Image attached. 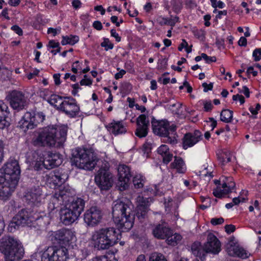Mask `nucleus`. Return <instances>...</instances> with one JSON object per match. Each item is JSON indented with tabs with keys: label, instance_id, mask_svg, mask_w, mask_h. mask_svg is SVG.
Wrapping results in <instances>:
<instances>
[{
	"label": "nucleus",
	"instance_id": "f257e3e1",
	"mask_svg": "<svg viewBox=\"0 0 261 261\" xmlns=\"http://www.w3.org/2000/svg\"><path fill=\"white\" fill-rule=\"evenodd\" d=\"M67 127L48 126L43 128L33 139V144L35 146L62 147L66 140Z\"/></svg>",
	"mask_w": 261,
	"mask_h": 261
},
{
	"label": "nucleus",
	"instance_id": "f03ea898",
	"mask_svg": "<svg viewBox=\"0 0 261 261\" xmlns=\"http://www.w3.org/2000/svg\"><path fill=\"white\" fill-rule=\"evenodd\" d=\"M121 239L119 231L113 227H105L95 230L91 236V241L95 248L106 250L117 243Z\"/></svg>",
	"mask_w": 261,
	"mask_h": 261
},
{
	"label": "nucleus",
	"instance_id": "7ed1b4c3",
	"mask_svg": "<svg viewBox=\"0 0 261 261\" xmlns=\"http://www.w3.org/2000/svg\"><path fill=\"white\" fill-rule=\"evenodd\" d=\"M0 252L4 254L5 261H18L24 255V249L21 242L9 236L0 239Z\"/></svg>",
	"mask_w": 261,
	"mask_h": 261
},
{
	"label": "nucleus",
	"instance_id": "20e7f679",
	"mask_svg": "<svg viewBox=\"0 0 261 261\" xmlns=\"http://www.w3.org/2000/svg\"><path fill=\"white\" fill-rule=\"evenodd\" d=\"M153 133L159 137L163 138L165 143L175 145L177 143L176 125L166 120H157L154 118L151 120Z\"/></svg>",
	"mask_w": 261,
	"mask_h": 261
},
{
	"label": "nucleus",
	"instance_id": "39448f33",
	"mask_svg": "<svg viewBox=\"0 0 261 261\" xmlns=\"http://www.w3.org/2000/svg\"><path fill=\"white\" fill-rule=\"evenodd\" d=\"M71 161L72 165L79 168L91 170L96 165L98 159L92 150L77 147L72 150Z\"/></svg>",
	"mask_w": 261,
	"mask_h": 261
},
{
	"label": "nucleus",
	"instance_id": "423d86ee",
	"mask_svg": "<svg viewBox=\"0 0 261 261\" xmlns=\"http://www.w3.org/2000/svg\"><path fill=\"white\" fill-rule=\"evenodd\" d=\"M85 201L81 198L76 197L65 204V208L60 211V220L66 225L75 221L84 211Z\"/></svg>",
	"mask_w": 261,
	"mask_h": 261
},
{
	"label": "nucleus",
	"instance_id": "0eeeda50",
	"mask_svg": "<svg viewBox=\"0 0 261 261\" xmlns=\"http://www.w3.org/2000/svg\"><path fill=\"white\" fill-rule=\"evenodd\" d=\"M3 169L4 172L0 174V182L6 180L18 184L21 171L18 162L15 160L9 161Z\"/></svg>",
	"mask_w": 261,
	"mask_h": 261
},
{
	"label": "nucleus",
	"instance_id": "6e6552de",
	"mask_svg": "<svg viewBox=\"0 0 261 261\" xmlns=\"http://www.w3.org/2000/svg\"><path fill=\"white\" fill-rule=\"evenodd\" d=\"M40 218L39 214L34 212V211H30L28 209H22L13 218L10 226L11 228L16 229L19 226L29 225L31 223L38 220Z\"/></svg>",
	"mask_w": 261,
	"mask_h": 261
},
{
	"label": "nucleus",
	"instance_id": "1a4fd4ad",
	"mask_svg": "<svg viewBox=\"0 0 261 261\" xmlns=\"http://www.w3.org/2000/svg\"><path fill=\"white\" fill-rule=\"evenodd\" d=\"M68 258V251L66 247L53 246L44 252L42 261H66Z\"/></svg>",
	"mask_w": 261,
	"mask_h": 261
},
{
	"label": "nucleus",
	"instance_id": "9d476101",
	"mask_svg": "<svg viewBox=\"0 0 261 261\" xmlns=\"http://www.w3.org/2000/svg\"><path fill=\"white\" fill-rule=\"evenodd\" d=\"M102 217L103 213L101 208L94 205L86 211L84 215V220L88 226L93 227L101 222Z\"/></svg>",
	"mask_w": 261,
	"mask_h": 261
},
{
	"label": "nucleus",
	"instance_id": "9b49d317",
	"mask_svg": "<svg viewBox=\"0 0 261 261\" xmlns=\"http://www.w3.org/2000/svg\"><path fill=\"white\" fill-rule=\"evenodd\" d=\"M132 209L133 205L128 200L115 201L112 208L113 221H116L118 223L120 221L119 217H123L124 215L129 216L130 214L134 213Z\"/></svg>",
	"mask_w": 261,
	"mask_h": 261
},
{
	"label": "nucleus",
	"instance_id": "f8f14e48",
	"mask_svg": "<svg viewBox=\"0 0 261 261\" xmlns=\"http://www.w3.org/2000/svg\"><path fill=\"white\" fill-rule=\"evenodd\" d=\"M50 237L51 240L54 243L62 245L72 243L76 238L71 230L65 228L52 232Z\"/></svg>",
	"mask_w": 261,
	"mask_h": 261
},
{
	"label": "nucleus",
	"instance_id": "ddd939ff",
	"mask_svg": "<svg viewBox=\"0 0 261 261\" xmlns=\"http://www.w3.org/2000/svg\"><path fill=\"white\" fill-rule=\"evenodd\" d=\"M11 107L14 109L20 111L27 105V99L22 92L16 90L11 91L7 96Z\"/></svg>",
	"mask_w": 261,
	"mask_h": 261
},
{
	"label": "nucleus",
	"instance_id": "4468645a",
	"mask_svg": "<svg viewBox=\"0 0 261 261\" xmlns=\"http://www.w3.org/2000/svg\"><path fill=\"white\" fill-rule=\"evenodd\" d=\"M61 111L70 118H74L79 115L80 108L76 100L71 97H65Z\"/></svg>",
	"mask_w": 261,
	"mask_h": 261
},
{
	"label": "nucleus",
	"instance_id": "2eb2a0df",
	"mask_svg": "<svg viewBox=\"0 0 261 261\" xmlns=\"http://www.w3.org/2000/svg\"><path fill=\"white\" fill-rule=\"evenodd\" d=\"M95 181L98 187L102 190L109 189L113 184L112 175L103 169H100L95 177Z\"/></svg>",
	"mask_w": 261,
	"mask_h": 261
},
{
	"label": "nucleus",
	"instance_id": "dca6fc26",
	"mask_svg": "<svg viewBox=\"0 0 261 261\" xmlns=\"http://www.w3.org/2000/svg\"><path fill=\"white\" fill-rule=\"evenodd\" d=\"M118 176L117 186L120 191H124L128 187L132 177L130 168L125 165H120L118 168Z\"/></svg>",
	"mask_w": 261,
	"mask_h": 261
},
{
	"label": "nucleus",
	"instance_id": "f3484780",
	"mask_svg": "<svg viewBox=\"0 0 261 261\" xmlns=\"http://www.w3.org/2000/svg\"><path fill=\"white\" fill-rule=\"evenodd\" d=\"M68 174L63 170H56L46 175V180L50 185L53 184L54 188L61 186L68 179Z\"/></svg>",
	"mask_w": 261,
	"mask_h": 261
},
{
	"label": "nucleus",
	"instance_id": "a211bd4d",
	"mask_svg": "<svg viewBox=\"0 0 261 261\" xmlns=\"http://www.w3.org/2000/svg\"><path fill=\"white\" fill-rule=\"evenodd\" d=\"M73 192L69 187H63L51 197V201L53 204L58 202L59 204H65L74 199L72 197Z\"/></svg>",
	"mask_w": 261,
	"mask_h": 261
},
{
	"label": "nucleus",
	"instance_id": "6ab92c4d",
	"mask_svg": "<svg viewBox=\"0 0 261 261\" xmlns=\"http://www.w3.org/2000/svg\"><path fill=\"white\" fill-rule=\"evenodd\" d=\"M26 201L32 206H39L42 201V190L39 186L28 190L25 195Z\"/></svg>",
	"mask_w": 261,
	"mask_h": 261
},
{
	"label": "nucleus",
	"instance_id": "aec40b11",
	"mask_svg": "<svg viewBox=\"0 0 261 261\" xmlns=\"http://www.w3.org/2000/svg\"><path fill=\"white\" fill-rule=\"evenodd\" d=\"M221 243L218 239L212 233H208L206 242L204 244V250L205 254L211 253L214 254H218L221 250Z\"/></svg>",
	"mask_w": 261,
	"mask_h": 261
},
{
	"label": "nucleus",
	"instance_id": "412c9836",
	"mask_svg": "<svg viewBox=\"0 0 261 261\" xmlns=\"http://www.w3.org/2000/svg\"><path fill=\"white\" fill-rule=\"evenodd\" d=\"M137 128L135 135L139 138H144L148 133L149 120L144 114L140 115L136 119Z\"/></svg>",
	"mask_w": 261,
	"mask_h": 261
},
{
	"label": "nucleus",
	"instance_id": "4be33fe9",
	"mask_svg": "<svg viewBox=\"0 0 261 261\" xmlns=\"http://www.w3.org/2000/svg\"><path fill=\"white\" fill-rule=\"evenodd\" d=\"M202 139V134L199 130L185 134L182 139V147L187 149L193 147Z\"/></svg>",
	"mask_w": 261,
	"mask_h": 261
},
{
	"label": "nucleus",
	"instance_id": "5701e85b",
	"mask_svg": "<svg viewBox=\"0 0 261 261\" xmlns=\"http://www.w3.org/2000/svg\"><path fill=\"white\" fill-rule=\"evenodd\" d=\"M151 200V199L150 198H145L140 195L137 197V202L138 205L136 210V216L139 220H142L144 219L147 214Z\"/></svg>",
	"mask_w": 261,
	"mask_h": 261
},
{
	"label": "nucleus",
	"instance_id": "b1692460",
	"mask_svg": "<svg viewBox=\"0 0 261 261\" xmlns=\"http://www.w3.org/2000/svg\"><path fill=\"white\" fill-rule=\"evenodd\" d=\"M17 184L7 181L0 182V199L5 201L10 199Z\"/></svg>",
	"mask_w": 261,
	"mask_h": 261
},
{
	"label": "nucleus",
	"instance_id": "393cba45",
	"mask_svg": "<svg viewBox=\"0 0 261 261\" xmlns=\"http://www.w3.org/2000/svg\"><path fill=\"white\" fill-rule=\"evenodd\" d=\"M152 233L156 239L165 240L171 234V229L166 223L158 224L152 227Z\"/></svg>",
	"mask_w": 261,
	"mask_h": 261
},
{
	"label": "nucleus",
	"instance_id": "a878e982",
	"mask_svg": "<svg viewBox=\"0 0 261 261\" xmlns=\"http://www.w3.org/2000/svg\"><path fill=\"white\" fill-rule=\"evenodd\" d=\"M62 163V155L58 153L48 152L44 159V167L50 169L60 165Z\"/></svg>",
	"mask_w": 261,
	"mask_h": 261
},
{
	"label": "nucleus",
	"instance_id": "bb28decb",
	"mask_svg": "<svg viewBox=\"0 0 261 261\" xmlns=\"http://www.w3.org/2000/svg\"><path fill=\"white\" fill-rule=\"evenodd\" d=\"M120 222L117 223L116 221H114L115 224L118 227L119 232L121 231H127L129 230L133 226L134 220H135V213H131L128 216H124L122 217H119Z\"/></svg>",
	"mask_w": 261,
	"mask_h": 261
},
{
	"label": "nucleus",
	"instance_id": "cd10ccee",
	"mask_svg": "<svg viewBox=\"0 0 261 261\" xmlns=\"http://www.w3.org/2000/svg\"><path fill=\"white\" fill-rule=\"evenodd\" d=\"M235 186V182L232 180V179L227 178L226 181L222 184V189L220 188H217L213 191V194L216 197L221 198L223 195L231 192Z\"/></svg>",
	"mask_w": 261,
	"mask_h": 261
},
{
	"label": "nucleus",
	"instance_id": "c85d7f7f",
	"mask_svg": "<svg viewBox=\"0 0 261 261\" xmlns=\"http://www.w3.org/2000/svg\"><path fill=\"white\" fill-rule=\"evenodd\" d=\"M9 114L7 105L0 100V129H4L10 125V122L8 120Z\"/></svg>",
	"mask_w": 261,
	"mask_h": 261
},
{
	"label": "nucleus",
	"instance_id": "c756f323",
	"mask_svg": "<svg viewBox=\"0 0 261 261\" xmlns=\"http://www.w3.org/2000/svg\"><path fill=\"white\" fill-rule=\"evenodd\" d=\"M106 127L108 131L115 136L125 134L127 132L126 126L122 121L113 120Z\"/></svg>",
	"mask_w": 261,
	"mask_h": 261
},
{
	"label": "nucleus",
	"instance_id": "7c9ffc66",
	"mask_svg": "<svg viewBox=\"0 0 261 261\" xmlns=\"http://www.w3.org/2000/svg\"><path fill=\"white\" fill-rule=\"evenodd\" d=\"M227 250L229 255L238 256L242 259L247 258L250 255V253L246 250L239 246L230 245V247H228Z\"/></svg>",
	"mask_w": 261,
	"mask_h": 261
},
{
	"label": "nucleus",
	"instance_id": "2f4dec72",
	"mask_svg": "<svg viewBox=\"0 0 261 261\" xmlns=\"http://www.w3.org/2000/svg\"><path fill=\"white\" fill-rule=\"evenodd\" d=\"M31 113L26 112L22 119L19 121L18 126L23 132H26L29 129H33L34 128L32 122H31Z\"/></svg>",
	"mask_w": 261,
	"mask_h": 261
},
{
	"label": "nucleus",
	"instance_id": "473e14b6",
	"mask_svg": "<svg viewBox=\"0 0 261 261\" xmlns=\"http://www.w3.org/2000/svg\"><path fill=\"white\" fill-rule=\"evenodd\" d=\"M158 153L163 158V162L168 164L173 158V154L169 151V148L166 145H162L158 148Z\"/></svg>",
	"mask_w": 261,
	"mask_h": 261
},
{
	"label": "nucleus",
	"instance_id": "72a5a7b5",
	"mask_svg": "<svg viewBox=\"0 0 261 261\" xmlns=\"http://www.w3.org/2000/svg\"><path fill=\"white\" fill-rule=\"evenodd\" d=\"M170 166L171 169H175L179 173H185L187 170L184 160L179 156H175L174 161Z\"/></svg>",
	"mask_w": 261,
	"mask_h": 261
},
{
	"label": "nucleus",
	"instance_id": "f704fd0d",
	"mask_svg": "<svg viewBox=\"0 0 261 261\" xmlns=\"http://www.w3.org/2000/svg\"><path fill=\"white\" fill-rule=\"evenodd\" d=\"M65 97H62L56 94H52L48 98L47 102L57 110L61 111V107H62Z\"/></svg>",
	"mask_w": 261,
	"mask_h": 261
},
{
	"label": "nucleus",
	"instance_id": "c9c22d12",
	"mask_svg": "<svg viewBox=\"0 0 261 261\" xmlns=\"http://www.w3.org/2000/svg\"><path fill=\"white\" fill-rule=\"evenodd\" d=\"M191 251L193 254L200 257L201 260L205 259V252L204 250V246L202 247L200 242L193 243L191 246Z\"/></svg>",
	"mask_w": 261,
	"mask_h": 261
},
{
	"label": "nucleus",
	"instance_id": "e433bc0d",
	"mask_svg": "<svg viewBox=\"0 0 261 261\" xmlns=\"http://www.w3.org/2000/svg\"><path fill=\"white\" fill-rule=\"evenodd\" d=\"M182 239L181 236L177 233L173 234L171 229V234L166 238V241L168 245L175 246Z\"/></svg>",
	"mask_w": 261,
	"mask_h": 261
},
{
	"label": "nucleus",
	"instance_id": "4c0bfd02",
	"mask_svg": "<svg viewBox=\"0 0 261 261\" xmlns=\"http://www.w3.org/2000/svg\"><path fill=\"white\" fill-rule=\"evenodd\" d=\"M45 115L42 112L31 113V122L34 127H35L38 124L43 122L45 119Z\"/></svg>",
	"mask_w": 261,
	"mask_h": 261
},
{
	"label": "nucleus",
	"instance_id": "58836bf2",
	"mask_svg": "<svg viewBox=\"0 0 261 261\" xmlns=\"http://www.w3.org/2000/svg\"><path fill=\"white\" fill-rule=\"evenodd\" d=\"M233 112L228 109L223 110L220 114V120L225 123L231 122Z\"/></svg>",
	"mask_w": 261,
	"mask_h": 261
},
{
	"label": "nucleus",
	"instance_id": "ea45409f",
	"mask_svg": "<svg viewBox=\"0 0 261 261\" xmlns=\"http://www.w3.org/2000/svg\"><path fill=\"white\" fill-rule=\"evenodd\" d=\"M145 181V177L141 174L136 175L133 180L134 186L136 189L142 188Z\"/></svg>",
	"mask_w": 261,
	"mask_h": 261
},
{
	"label": "nucleus",
	"instance_id": "a19ab883",
	"mask_svg": "<svg viewBox=\"0 0 261 261\" xmlns=\"http://www.w3.org/2000/svg\"><path fill=\"white\" fill-rule=\"evenodd\" d=\"M79 41V37L76 35H70L69 36H66L62 37L61 44L63 45L70 44L73 45Z\"/></svg>",
	"mask_w": 261,
	"mask_h": 261
},
{
	"label": "nucleus",
	"instance_id": "79ce46f5",
	"mask_svg": "<svg viewBox=\"0 0 261 261\" xmlns=\"http://www.w3.org/2000/svg\"><path fill=\"white\" fill-rule=\"evenodd\" d=\"M218 160L221 163L222 165L229 163L231 161L230 153L227 151H223L218 156Z\"/></svg>",
	"mask_w": 261,
	"mask_h": 261
},
{
	"label": "nucleus",
	"instance_id": "37998d69",
	"mask_svg": "<svg viewBox=\"0 0 261 261\" xmlns=\"http://www.w3.org/2000/svg\"><path fill=\"white\" fill-rule=\"evenodd\" d=\"M149 261H167L165 256L160 253L153 254L150 258Z\"/></svg>",
	"mask_w": 261,
	"mask_h": 261
},
{
	"label": "nucleus",
	"instance_id": "c03bdc74",
	"mask_svg": "<svg viewBox=\"0 0 261 261\" xmlns=\"http://www.w3.org/2000/svg\"><path fill=\"white\" fill-rule=\"evenodd\" d=\"M101 46L105 47L106 50L113 49L114 45L112 43L108 38H105L103 41L101 43Z\"/></svg>",
	"mask_w": 261,
	"mask_h": 261
},
{
	"label": "nucleus",
	"instance_id": "a18cd8bd",
	"mask_svg": "<svg viewBox=\"0 0 261 261\" xmlns=\"http://www.w3.org/2000/svg\"><path fill=\"white\" fill-rule=\"evenodd\" d=\"M34 169L36 171H39L42 169L44 167V159L43 160L41 159H40L39 160H36L35 165H34Z\"/></svg>",
	"mask_w": 261,
	"mask_h": 261
},
{
	"label": "nucleus",
	"instance_id": "49530a36",
	"mask_svg": "<svg viewBox=\"0 0 261 261\" xmlns=\"http://www.w3.org/2000/svg\"><path fill=\"white\" fill-rule=\"evenodd\" d=\"M211 2L212 7L214 8L218 7L219 8L222 9L225 6L224 3L220 1L217 2V0H211Z\"/></svg>",
	"mask_w": 261,
	"mask_h": 261
},
{
	"label": "nucleus",
	"instance_id": "de8ad7c7",
	"mask_svg": "<svg viewBox=\"0 0 261 261\" xmlns=\"http://www.w3.org/2000/svg\"><path fill=\"white\" fill-rule=\"evenodd\" d=\"M252 56L255 61H258L261 59V48H256L253 52Z\"/></svg>",
	"mask_w": 261,
	"mask_h": 261
},
{
	"label": "nucleus",
	"instance_id": "09e8293b",
	"mask_svg": "<svg viewBox=\"0 0 261 261\" xmlns=\"http://www.w3.org/2000/svg\"><path fill=\"white\" fill-rule=\"evenodd\" d=\"M202 58L206 61L207 63L211 62H215L216 61V58L215 57H209L204 53L202 54Z\"/></svg>",
	"mask_w": 261,
	"mask_h": 261
},
{
	"label": "nucleus",
	"instance_id": "8fccbe9b",
	"mask_svg": "<svg viewBox=\"0 0 261 261\" xmlns=\"http://www.w3.org/2000/svg\"><path fill=\"white\" fill-rule=\"evenodd\" d=\"M224 221V220L223 218L220 217L219 218H212L211 220V223L213 225H217L218 224H222Z\"/></svg>",
	"mask_w": 261,
	"mask_h": 261
},
{
	"label": "nucleus",
	"instance_id": "3c124183",
	"mask_svg": "<svg viewBox=\"0 0 261 261\" xmlns=\"http://www.w3.org/2000/svg\"><path fill=\"white\" fill-rule=\"evenodd\" d=\"M61 28H58L56 29H54L53 28H49L48 29L47 33L48 34H53V36H55L58 34L60 33L61 32Z\"/></svg>",
	"mask_w": 261,
	"mask_h": 261
},
{
	"label": "nucleus",
	"instance_id": "603ef678",
	"mask_svg": "<svg viewBox=\"0 0 261 261\" xmlns=\"http://www.w3.org/2000/svg\"><path fill=\"white\" fill-rule=\"evenodd\" d=\"M225 230L227 233L230 234L235 231L236 227L232 224L226 225L225 226Z\"/></svg>",
	"mask_w": 261,
	"mask_h": 261
},
{
	"label": "nucleus",
	"instance_id": "864d4df0",
	"mask_svg": "<svg viewBox=\"0 0 261 261\" xmlns=\"http://www.w3.org/2000/svg\"><path fill=\"white\" fill-rule=\"evenodd\" d=\"M11 30L19 36H22L23 35V31L22 29L17 25H14L12 26Z\"/></svg>",
	"mask_w": 261,
	"mask_h": 261
},
{
	"label": "nucleus",
	"instance_id": "5fc2aeb1",
	"mask_svg": "<svg viewBox=\"0 0 261 261\" xmlns=\"http://www.w3.org/2000/svg\"><path fill=\"white\" fill-rule=\"evenodd\" d=\"M204 104V109L205 112H208L212 110L213 108V106L212 104V102L210 101H205L203 103Z\"/></svg>",
	"mask_w": 261,
	"mask_h": 261
},
{
	"label": "nucleus",
	"instance_id": "6e6d98bb",
	"mask_svg": "<svg viewBox=\"0 0 261 261\" xmlns=\"http://www.w3.org/2000/svg\"><path fill=\"white\" fill-rule=\"evenodd\" d=\"M204 88L203 91L205 92H207L208 90H212L213 88V84L212 83L207 84L206 83H203L202 85Z\"/></svg>",
	"mask_w": 261,
	"mask_h": 261
},
{
	"label": "nucleus",
	"instance_id": "4d7b16f0",
	"mask_svg": "<svg viewBox=\"0 0 261 261\" xmlns=\"http://www.w3.org/2000/svg\"><path fill=\"white\" fill-rule=\"evenodd\" d=\"M260 109V105L259 103H257L256 105L255 108H253L252 107H251L249 108V110L250 112L253 114V115H256L257 114V112L258 110H259Z\"/></svg>",
	"mask_w": 261,
	"mask_h": 261
},
{
	"label": "nucleus",
	"instance_id": "13d9d810",
	"mask_svg": "<svg viewBox=\"0 0 261 261\" xmlns=\"http://www.w3.org/2000/svg\"><path fill=\"white\" fill-rule=\"evenodd\" d=\"M89 261H108V258L106 255H100L94 257Z\"/></svg>",
	"mask_w": 261,
	"mask_h": 261
},
{
	"label": "nucleus",
	"instance_id": "bf43d9fd",
	"mask_svg": "<svg viewBox=\"0 0 261 261\" xmlns=\"http://www.w3.org/2000/svg\"><path fill=\"white\" fill-rule=\"evenodd\" d=\"M92 84V81L89 79H82L80 81V84L82 86H90Z\"/></svg>",
	"mask_w": 261,
	"mask_h": 261
},
{
	"label": "nucleus",
	"instance_id": "052dcab7",
	"mask_svg": "<svg viewBox=\"0 0 261 261\" xmlns=\"http://www.w3.org/2000/svg\"><path fill=\"white\" fill-rule=\"evenodd\" d=\"M93 27L97 30L100 31L102 29V23L99 21H95L93 23Z\"/></svg>",
	"mask_w": 261,
	"mask_h": 261
},
{
	"label": "nucleus",
	"instance_id": "680f3d73",
	"mask_svg": "<svg viewBox=\"0 0 261 261\" xmlns=\"http://www.w3.org/2000/svg\"><path fill=\"white\" fill-rule=\"evenodd\" d=\"M111 35L112 37L116 39V41L119 42L121 40V37L119 36L118 34L116 33L115 29H112L111 30Z\"/></svg>",
	"mask_w": 261,
	"mask_h": 261
},
{
	"label": "nucleus",
	"instance_id": "e2e57ef3",
	"mask_svg": "<svg viewBox=\"0 0 261 261\" xmlns=\"http://www.w3.org/2000/svg\"><path fill=\"white\" fill-rule=\"evenodd\" d=\"M168 59L167 58H164L159 60V64H160L161 67L163 68H166L167 66Z\"/></svg>",
	"mask_w": 261,
	"mask_h": 261
},
{
	"label": "nucleus",
	"instance_id": "0e129e2a",
	"mask_svg": "<svg viewBox=\"0 0 261 261\" xmlns=\"http://www.w3.org/2000/svg\"><path fill=\"white\" fill-rule=\"evenodd\" d=\"M48 46L53 48H58L59 47V43L56 42L55 40H51L49 41Z\"/></svg>",
	"mask_w": 261,
	"mask_h": 261
},
{
	"label": "nucleus",
	"instance_id": "69168bd1",
	"mask_svg": "<svg viewBox=\"0 0 261 261\" xmlns=\"http://www.w3.org/2000/svg\"><path fill=\"white\" fill-rule=\"evenodd\" d=\"M60 75H61L60 73L54 74L53 75L55 84L56 85H59L61 84Z\"/></svg>",
	"mask_w": 261,
	"mask_h": 261
},
{
	"label": "nucleus",
	"instance_id": "338daca9",
	"mask_svg": "<svg viewBox=\"0 0 261 261\" xmlns=\"http://www.w3.org/2000/svg\"><path fill=\"white\" fill-rule=\"evenodd\" d=\"M247 42V39L245 37H241L238 41V44L240 46H246Z\"/></svg>",
	"mask_w": 261,
	"mask_h": 261
},
{
	"label": "nucleus",
	"instance_id": "774afa93",
	"mask_svg": "<svg viewBox=\"0 0 261 261\" xmlns=\"http://www.w3.org/2000/svg\"><path fill=\"white\" fill-rule=\"evenodd\" d=\"M72 5L74 8L77 9L81 7L82 3L79 0H73L72 2Z\"/></svg>",
	"mask_w": 261,
	"mask_h": 261
}]
</instances>
